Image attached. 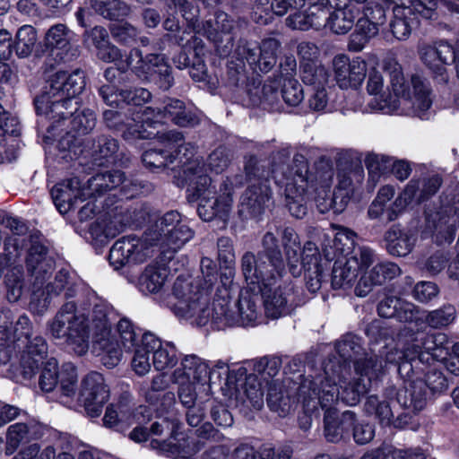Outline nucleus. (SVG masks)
I'll return each mask as SVG.
<instances>
[{
  "label": "nucleus",
  "mask_w": 459,
  "mask_h": 459,
  "mask_svg": "<svg viewBox=\"0 0 459 459\" xmlns=\"http://www.w3.org/2000/svg\"><path fill=\"white\" fill-rule=\"evenodd\" d=\"M286 178L284 196L286 207L291 216L304 218L308 211L309 196L319 184L327 187L331 184L333 172L332 169L312 170L307 158L301 153L293 156L292 163L283 173Z\"/></svg>",
  "instance_id": "nucleus-7"
},
{
  "label": "nucleus",
  "mask_w": 459,
  "mask_h": 459,
  "mask_svg": "<svg viewBox=\"0 0 459 459\" xmlns=\"http://www.w3.org/2000/svg\"><path fill=\"white\" fill-rule=\"evenodd\" d=\"M317 382L300 383L298 387L299 400L306 411H324V434L328 442L337 443L348 437L351 426L356 421V414L351 411H344L341 417L335 408L339 401L338 388L333 385H323L320 389Z\"/></svg>",
  "instance_id": "nucleus-6"
},
{
  "label": "nucleus",
  "mask_w": 459,
  "mask_h": 459,
  "mask_svg": "<svg viewBox=\"0 0 459 459\" xmlns=\"http://www.w3.org/2000/svg\"><path fill=\"white\" fill-rule=\"evenodd\" d=\"M241 271L247 287L242 290L238 299L230 305V298L226 289L224 294L216 295L210 307V321L218 328L237 324L253 325L261 316L260 292L272 282V280L285 270V261L277 239L272 232L261 238V249L257 254L247 251L241 257Z\"/></svg>",
  "instance_id": "nucleus-1"
},
{
  "label": "nucleus",
  "mask_w": 459,
  "mask_h": 459,
  "mask_svg": "<svg viewBox=\"0 0 459 459\" xmlns=\"http://www.w3.org/2000/svg\"><path fill=\"white\" fill-rule=\"evenodd\" d=\"M119 97L124 102L132 106H142L152 100V93L145 88L121 89Z\"/></svg>",
  "instance_id": "nucleus-64"
},
{
  "label": "nucleus",
  "mask_w": 459,
  "mask_h": 459,
  "mask_svg": "<svg viewBox=\"0 0 459 459\" xmlns=\"http://www.w3.org/2000/svg\"><path fill=\"white\" fill-rule=\"evenodd\" d=\"M212 374V371L203 359L195 354L186 355L181 359L180 366L173 371L171 381L173 383H204L210 379Z\"/></svg>",
  "instance_id": "nucleus-27"
},
{
  "label": "nucleus",
  "mask_w": 459,
  "mask_h": 459,
  "mask_svg": "<svg viewBox=\"0 0 459 459\" xmlns=\"http://www.w3.org/2000/svg\"><path fill=\"white\" fill-rule=\"evenodd\" d=\"M83 152L91 159L92 165L98 167L126 166L130 161V158L120 151L118 141L108 134L87 139Z\"/></svg>",
  "instance_id": "nucleus-15"
},
{
  "label": "nucleus",
  "mask_w": 459,
  "mask_h": 459,
  "mask_svg": "<svg viewBox=\"0 0 459 459\" xmlns=\"http://www.w3.org/2000/svg\"><path fill=\"white\" fill-rule=\"evenodd\" d=\"M300 260L305 272L314 271V273H316L318 270L323 269L320 264L321 255L319 250L316 245L311 242H307L304 246Z\"/></svg>",
  "instance_id": "nucleus-60"
},
{
  "label": "nucleus",
  "mask_w": 459,
  "mask_h": 459,
  "mask_svg": "<svg viewBox=\"0 0 459 459\" xmlns=\"http://www.w3.org/2000/svg\"><path fill=\"white\" fill-rule=\"evenodd\" d=\"M181 222V215L177 211H169L155 221L154 224L147 230L145 239L150 246L164 245V238Z\"/></svg>",
  "instance_id": "nucleus-37"
},
{
  "label": "nucleus",
  "mask_w": 459,
  "mask_h": 459,
  "mask_svg": "<svg viewBox=\"0 0 459 459\" xmlns=\"http://www.w3.org/2000/svg\"><path fill=\"white\" fill-rule=\"evenodd\" d=\"M420 58L422 62L439 77L441 82H447L446 65L453 63L455 52L451 45L446 42H439L435 46L421 48Z\"/></svg>",
  "instance_id": "nucleus-26"
},
{
  "label": "nucleus",
  "mask_w": 459,
  "mask_h": 459,
  "mask_svg": "<svg viewBox=\"0 0 459 459\" xmlns=\"http://www.w3.org/2000/svg\"><path fill=\"white\" fill-rule=\"evenodd\" d=\"M446 225V231L444 238L446 242L451 243L455 236L457 228L459 227V195L455 196L452 207L446 208L440 215L437 229Z\"/></svg>",
  "instance_id": "nucleus-47"
},
{
  "label": "nucleus",
  "mask_w": 459,
  "mask_h": 459,
  "mask_svg": "<svg viewBox=\"0 0 459 459\" xmlns=\"http://www.w3.org/2000/svg\"><path fill=\"white\" fill-rule=\"evenodd\" d=\"M152 247L143 238L136 236H126L117 239L109 250V263L118 270L130 264L143 263L152 255Z\"/></svg>",
  "instance_id": "nucleus-16"
},
{
  "label": "nucleus",
  "mask_w": 459,
  "mask_h": 459,
  "mask_svg": "<svg viewBox=\"0 0 459 459\" xmlns=\"http://www.w3.org/2000/svg\"><path fill=\"white\" fill-rule=\"evenodd\" d=\"M231 161L230 152L225 147L215 149L207 158V166L215 173L223 172Z\"/></svg>",
  "instance_id": "nucleus-61"
},
{
  "label": "nucleus",
  "mask_w": 459,
  "mask_h": 459,
  "mask_svg": "<svg viewBox=\"0 0 459 459\" xmlns=\"http://www.w3.org/2000/svg\"><path fill=\"white\" fill-rule=\"evenodd\" d=\"M124 182V172L110 170L96 174L88 180L87 195L89 196H100L107 191L112 190Z\"/></svg>",
  "instance_id": "nucleus-41"
},
{
  "label": "nucleus",
  "mask_w": 459,
  "mask_h": 459,
  "mask_svg": "<svg viewBox=\"0 0 459 459\" xmlns=\"http://www.w3.org/2000/svg\"><path fill=\"white\" fill-rule=\"evenodd\" d=\"M247 94L252 106H262L264 109L272 112H281L283 110L281 91L278 90V87L273 82L264 83L263 86H248Z\"/></svg>",
  "instance_id": "nucleus-29"
},
{
  "label": "nucleus",
  "mask_w": 459,
  "mask_h": 459,
  "mask_svg": "<svg viewBox=\"0 0 459 459\" xmlns=\"http://www.w3.org/2000/svg\"><path fill=\"white\" fill-rule=\"evenodd\" d=\"M323 373L315 377H304L300 383L317 382L321 389L323 385H333L338 388L339 400L349 406L356 405L360 398L368 392V382H363L356 375L351 377V367L342 365L335 355L325 359L322 364Z\"/></svg>",
  "instance_id": "nucleus-9"
},
{
  "label": "nucleus",
  "mask_w": 459,
  "mask_h": 459,
  "mask_svg": "<svg viewBox=\"0 0 459 459\" xmlns=\"http://www.w3.org/2000/svg\"><path fill=\"white\" fill-rule=\"evenodd\" d=\"M142 116L150 124L163 123L169 120L180 127H192L199 124L196 113L179 99L164 97L152 106L146 107Z\"/></svg>",
  "instance_id": "nucleus-12"
},
{
  "label": "nucleus",
  "mask_w": 459,
  "mask_h": 459,
  "mask_svg": "<svg viewBox=\"0 0 459 459\" xmlns=\"http://www.w3.org/2000/svg\"><path fill=\"white\" fill-rule=\"evenodd\" d=\"M107 339V343L105 344H95L99 346V348L104 352L101 357L102 364L108 368H112L119 363L122 356V351L118 345L116 335Z\"/></svg>",
  "instance_id": "nucleus-57"
},
{
  "label": "nucleus",
  "mask_w": 459,
  "mask_h": 459,
  "mask_svg": "<svg viewBox=\"0 0 459 459\" xmlns=\"http://www.w3.org/2000/svg\"><path fill=\"white\" fill-rule=\"evenodd\" d=\"M28 241L30 246L25 258V265L32 286L30 307L44 311L48 307V299L53 296L64 293L66 299L74 298L76 293L75 284L65 269L59 270L54 281L48 282L42 290V287L55 270V261L48 255V247L39 235L30 234Z\"/></svg>",
  "instance_id": "nucleus-4"
},
{
  "label": "nucleus",
  "mask_w": 459,
  "mask_h": 459,
  "mask_svg": "<svg viewBox=\"0 0 459 459\" xmlns=\"http://www.w3.org/2000/svg\"><path fill=\"white\" fill-rule=\"evenodd\" d=\"M181 425L177 419L159 418L148 428L151 435L160 436L167 433L170 437H175L181 429Z\"/></svg>",
  "instance_id": "nucleus-63"
},
{
  "label": "nucleus",
  "mask_w": 459,
  "mask_h": 459,
  "mask_svg": "<svg viewBox=\"0 0 459 459\" xmlns=\"http://www.w3.org/2000/svg\"><path fill=\"white\" fill-rule=\"evenodd\" d=\"M328 77L326 68L320 64L307 63L301 67L302 82L312 86L313 89L325 87L328 82Z\"/></svg>",
  "instance_id": "nucleus-49"
},
{
  "label": "nucleus",
  "mask_w": 459,
  "mask_h": 459,
  "mask_svg": "<svg viewBox=\"0 0 459 459\" xmlns=\"http://www.w3.org/2000/svg\"><path fill=\"white\" fill-rule=\"evenodd\" d=\"M284 272L285 270L282 271L280 275L275 276L272 280V282L260 292L265 315L273 319L287 315L289 312L287 307L288 300L285 293L281 288L273 290V286L276 283L278 279L282 277Z\"/></svg>",
  "instance_id": "nucleus-34"
},
{
  "label": "nucleus",
  "mask_w": 459,
  "mask_h": 459,
  "mask_svg": "<svg viewBox=\"0 0 459 459\" xmlns=\"http://www.w3.org/2000/svg\"><path fill=\"white\" fill-rule=\"evenodd\" d=\"M165 149H149L143 153L142 160L143 164L151 169H164L176 160L174 152L169 149L168 143H164Z\"/></svg>",
  "instance_id": "nucleus-48"
},
{
  "label": "nucleus",
  "mask_w": 459,
  "mask_h": 459,
  "mask_svg": "<svg viewBox=\"0 0 459 459\" xmlns=\"http://www.w3.org/2000/svg\"><path fill=\"white\" fill-rule=\"evenodd\" d=\"M13 351L21 353L20 366L24 378H30L46 359L48 346L44 337L35 334L14 348Z\"/></svg>",
  "instance_id": "nucleus-21"
},
{
  "label": "nucleus",
  "mask_w": 459,
  "mask_h": 459,
  "mask_svg": "<svg viewBox=\"0 0 459 459\" xmlns=\"http://www.w3.org/2000/svg\"><path fill=\"white\" fill-rule=\"evenodd\" d=\"M267 405L271 411L277 412L279 416L285 417L292 410L294 401L283 389V385L279 380H272L267 388Z\"/></svg>",
  "instance_id": "nucleus-40"
},
{
  "label": "nucleus",
  "mask_w": 459,
  "mask_h": 459,
  "mask_svg": "<svg viewBox=\"0 0 459 459\" xmlns=\"http://www.w3.org/2000/svg\"><path fill=\"white\" fill-rule=\"evenodd\" d=\"M418 239L416 231L401 229L398 226L391 227L385 234L386 250L393 256L403 257L413 250Z\"/></svg>",
  "instance_id": "nucleus-30"
},
{
  "label": "nucleus",
  "mask_w": 459,
  "mask_h": 459,
  "mask_svg": "<svg viewBox=\"0 0 459 459\" xmlns=\"http://www.w3.org/2000/svg\"><path fill=\"white\" fill-rule=\"evenodd\" d=\"M159 140L162 143H168V146L174 152L176 159H179L184 163L182 170V180L184 181V170L186 167L192 161L199 160L206 170L205 164L199 158H195V146L191 143H186L181 132L170 130L158 135Z\"/></svg>",
  "instance_id": "nucleus-33"
},
{
  "label": "nucleus",
  "mask_w": 459,
  "mask_h": 459,
  "mask_svg": "<svg viewBox=\"0 0 459 459\" xmlns=\"http://www.w3.org/2000/svg\"><path fill=\"white\" fill-rule=\"evenodd\" d=\"M178 362L177 350L174 344L167 342L162 344L152 353V363L157 370H164L175 366Z\"/></svg>",
  "instance_id": "nucleus-53"
},
{
  "label": "nucleus",
  "mask_w": 459,
  "mask_h": 459,
  "mask_svg": "<svg viewBox=\"0 0 459 459\" xmlns=\"http://www.w3.org/2000/svg\"><path fill=\"white\" fill-rule=\"evenodd\" d=\"M169 385V380L166 374H158L152 377L151 385L145 391V400L150 404H157L161 393L164 392Z\"/></svg>",
  "instance_id": "nucleus-62"
},
{
  "label": "nucleus",
  "mask_w": 459,
  "mask_h": 459,
  "mask_svg": "<svg viewBox=\"0 0 459 459\" xmlns=\"http://www.w3.org/2000/svg\"><path fill=\"white\" fill-rule=\"evenodd\" d=\"M236 459H298L293 456V449L290 446L273 447L264 445L257 451L247 445H241L235 450Z\"/></svg>",
  "instance_id": "nucleus-36"
},
{
  "label": "nucleus",
  "mask_w": 459,
  "mask_h": 459,
  "mask_svg": "<svg viewBox=\"0 0 459 459\" xmlns=\"http://www.w3.org/2000/svg\"><path fill=\"white\" fill-rule=\"evenodd\" d=\"M374 262V252L367 247H359L351 256L337 259L332 269L331 285L333 289H351L359 273L368 269Z\"/></svg>",
  "instance_id": "nucleus-13"
},
{
  "label": "nucleus",
  "mask_w": 459,
  "mask_h": 459,
  "mask_svg": "<svg viewBox=\"0 0 459 459\" xmlns=\"http://www.w3.org/2000/svg\"><path fill=\"white\" fill-rule=\"evenodd\" d=\"M248 186L240 197L239 215L245 219H257L269 208L272 191L266 178L265 169L254 157L245 165Z\"/></svg>",
  "instance_id": "nucleus-10"
},
{
  "label": "nucleus",
  "mask_w": 459,
  "mask_h": 459,
  "mask_svg": "<svg viewBox=\"0 0 459 459\" xmlns=\"http://www.w3.org/2000/svg\"><path fill=\"white\" fill-rule=\"evenodd\" d=\"M72 31L63 23L51 26L44 38L45 47L49 50L56 63L70 62L74 56L72 52Z\"/></svg>",
  "instance_id": "nucleus-25"
},
{
  "label": "nucleus",
  "mask_w": 459,
  "mask_h": 459,
  "mask_svg": "<svg viewBox=\"0 0 459 459\" xmlns=\"http://www.w3.org/2000/svg\"><path fill=\"white\" fill-rule=\"evenodd\" d=\"M203 280L178 276L173 284L176 314L186 318H194L199 326L210 321V295L217 283V265L209 257H203L200 263Z\"/></svg>",
  "instance_id": "nucleus-5"
},
{
  "label": "nucleus",
  "mask_w": 459,
  "mask_h": 459,
  "mask_svg": "<svg viewBox=\"0 0 459 459\" xmlns=\"http://www.w3.org/2000/svg\"><path fill=\"white\" fill-rule=\"evenodd\" d=\"M85 74L75 69L69 74L57 71L49 75L41 92L34 99L37 114L55 123L70 119L71 131L86 134L96 126V115L90 108L79 109L76 96L85 88Z\"/></svg>",
  "instance_id": "nucleus-2"
},
{
  "label": "nucleus",
  "mask_w": 459,
  "mask_h": 459,
  "mask_svg": "<svg viewBox=\"0 0 459 459\" xmlns=\"http://www.w3.org/2000/svg\"><path fill=\"white\" fill-rule=\"evenodd\" d=\"M167 277L168 273L164 267L149 264L139 277V290L144 293H156L162 288Z\"/></svg>",
  "instance_id": "nucleus-44"
},
{
  "label": "nucleus",
  "mask_w": 459,
  "mask_h": 459,
  "mask_svg": "<svg viewBox=\"0 0 459 459\" xmlns=\"http://www.w3.org/2000/svg\"><path fill=\"white\" fill-rule=\"evenodd\" d=\"M427 402L428 393L421 379H416V381L404 385L403 388L397 393V403L404 409L411 410L414 412L423 410Z\"/></svg>",
  "instance_id": "nucleus-35"
},
{
  "label": "nucleus",
  "mask_w": 459,
  "mask_h": 459,
  "mask_svg": "<svg viewBox=\"0 0 459 459\" xmlns=\"http://www.w3.org/2000/svg\"><path fill=\"white\" fill-rule=\"evenodd\" d=\"M103 120L107 127L110 130L121 132L122 137L126 141L134 139L151 138L152 133L148 132L143 126V119L139 120L135 117H127L126 113L117 110H105L103 112Z\"/></svg>",
  "instance_id": "nucleus-22"
},
{
  "label": "nucleus",
  "mask_w": 459,
  "mask_h": 459,
  "mask_svg": "<svg viewBox=\"0 0 459 459\" xmlns=\"http://www.w3.org/2000/svg\"><path fill=\"white\" fill-rule=\"evenodd\" d=\"M85 315L76 313L74 301L65 303L49 325L54 338L65 339L67 347L76 355H84L89 350V325Z\"/></svg>",
  "instance_id": "nucleus-11"
},
{
  "label": "nucleus",
  "mask_w": 459,
  "mask_h": 459,
  "mask_svg": "<svg viewBox=\"0 0 459 459\" xmlns=\"http://www.w3.org/2000/svg\"><path fill=\"white\" fill-rule=\"evenodd\" d=\"M35 335L30 320L26 315L20 316L13 332L0 326V363H6L13 349L21 346L24 341Z\"/></svg>",
  "instance_id": "nucleus-24"
},
{
  "label": "nucleus",
  "mask_w": 459,
  "mask_h": 459,
  "mask_svg": "<svg viewBox=\"0 0 459 459\" xmlns=\"http://www.w3.org/2000/svg\"><path fill=\"white\" fill-rule=\"evenodd\" d=\"M281 368V360L276 357H263L254 363V371L261 376L267 386L272 380H275Z\"/></svg>",
  "instance_id": "nucleus-54"
},
{
  "label": "nucleus",
  "mask_w": 459,
  "mask_h": 459,
  "mask_svg": "<svg viewBox=\"0 0 459 459\" xmlns=\"http://www.w3.org/2000/svg\"><path fill=\"white\" fill-rule=\"evenodd\" d=\"M94 13L109 21H119L131 13L130 5L123 0H87Z\"/></svg>",
  "instance_id": "nucleus-39"
},
{
  "label": "nucleus",
  "mask_w": 459,
  "mask_h": 459,
  "mask_svg": "<svg viewBox=\"0 0 459 459\" xmlns=\"http://www.w3.org/2000/svg\"><path fill=\"white\" fill-rule=\"evenodd\" d=\"M377 285H382L387 280H393L401 274V268L393 262L377 264L369 270Z\"/></svg>",
  "instance_id": "nucleus-59"
},
{
  "label": "nucleus",
  "mask_w": 459,
  "mask_h": 459,
  "mask_svg": "<svg viewBox=\"0 0 459 459\" xmlns=\"http://www.w3.org/2000/svg\"><path fill=\"white\" fill-rule=\"evenodd\" d=\"M30 440V429L27 424L19 422L11 425L6 433L5 454L13 455L16 449Z\"/></svg>",
  "instance_id": "nucleus-51"
},
{
  "label": "nucleus",
  "mask_w": 459,
  "mask_h": 459,
  "mask_svg": "<svg viewBox=\"0 0 459 459\" xmlns=\"http://www.w3.org/2000/svg\"><path fill=\"white\" fill-rule=\"evenodd\" d=\"M195 235L194 230L186 223L180 222L168 236L164 238V245L160 247H168L172 250H177L182 247L186 242L193 238Z\"/></svg>",
  "instance_id": "nucleus-52"
},
{
  "label": "nucleus",
  "mask_w": 459,
  "mask_h": 459,
  "mask_svg": "<svg viewBox=\"0 0 459 459\" xmlns=\"http://www.w3.org/2000/svg\"><path fill=\"white\" fill-rule=\"evenodd\" d=\"M86 189L82 190L77 178L65 180L56 184L51 189L53 202L60 213H66L75 207L76 203L82 199Z\"/></svg>",
  "instance_id": "nucleus-28"
},
{
  "label": "nucleus",
  "mask_w": 459,
  "mask_h": 459,
  "mask_svg": "<svg viewBox=\"0 0 459 459\" xmlns=\"http://www.w3.org/2000/svg\"><path fill=\"white\" fill-rule=\"evenodd\" d=\"M333 65L341 88H356L366 77L367 64L359 57L350 60L347 56L339 55L333 58Z\"/></svg>",
  "instance_id": "nucleus-23"
},
{
  "label": "nucleus",
  "mask_w": 459,
  "mask_h": 459,
  "mask_svg": "<svg viewBox=\"0 0 459 459\" xmlns=\"http://www.w3.org/2000/svg\"><path fill=\"white\" fill-rule=\"evenodd\" d=\"M117 314L113 307L104 300L97 301L91 312L86 316L85 324L89 331L92 332L94 343H107V338L116 334L112 333V325L117 320Z\"/></svg>",
  "instance_id": "nucleus-20"
},
{
  "label": "nucleus",
  "mask_w": 459,
  "mask_h": 459,
  "mask_svg": "<svg viewBox=\"0 0 459 459\" xmlns=\"http://www.w3.org/2000/svg\"><path fill=\"white\" fill-rule=\"evenodd\" d=\"M362 350L361 338L353 333H346L336 342L335 353L329 354L326 359L335 355L342 365L350 367V361L357 359Z\"/></svg>",
  "instance_id": "nucleus-43"
},
{
  "label": "nucleus",
  "mask_w": 459,
  "mask_h": 459,
  "mask_svg": "<svg viewBox=\"0 0 459 459\" xmlns=\"http://www.w3.org/2000/svg\"><path fill=\"white\" fill-rule=\"evenodd\" d=\"M109 398V388L103 376L92 371L82 380L80 399L87 414L95 418L100 415L103 405Z\"/></svg>",
  "instance_id": "nucleus-17"
},
{
  "label": "nucleus",
  "mask_w": 459,
  "mask_h": 459,
  "mask_svg": "<svg viewBox=\"0 0 459 459\" xmlns=\"http://www.w3.org/2000/svg\"><path fill=\"white\" fill-rule=\"evenodd\" d=\"M134 57L138 58L137 65L134 69L143 74H153L156 76L155 81L159 87L164 91H168L173 84L174 78L171 74V67L164 62L162 56L158 54H148L144 57L142 52L134 48L130 52L128 65H131Z\"/></svg>",
  "instance_id": "nucleus-18"
},
{
  "label": "nucleus",
  "mask_w": 459,
  "mask_h": 459,
  "mask_svg": "<svg viewBox=\"0 0 459 459\" xmlns=\"http://www.w3.org/2000/svg\"><path fill=\"white\" fill-rule=\"evenodd\" d=\"M377 25L365 19L363 16L358 18L355 24V30L351 34L348 48L351 51L359 52L369 42L371 39L378 34Z\"/></svg>",
  "instance_id": "nucleus-42"
},
{
  "label": "nucleus",
  "mask_w": 459,
  "mask_h": 459,
  "mask_svg": "<svg viewBox=\"0 0 459 459\" xmlns=\"http://www.w3.org/2000/svg\"><path fill=\"white\" fill-rule=\"evenodd\" d=\"M455 317V308L452 305H446L441 308L425 313V324L432 328H441L451 324Z\"/></svg>",
  "instance_id": "nucleus-56"
},
{
  "label": "nucleus",
  "mask_w": 459,
  "mask_h": 459,
  "mask_svg": "<svg viewBox=\"0 0 459 459\" xmlns=\"http://www.w3.org/2000/svg\"><path fill=\"white\" fill-rule=\"evenodd\" d=\"M38 41L37 30L30 25L21 27L15 38L14 49L20 58H26L31 55Z\"/></svg>",
  "instance_id": "nucleus-46"
},
{
  "label": "nucleus",
  "mask_w": 459,
  "mask_h": 459,
  "mask_svg": "<svg viewBox=\"0 0 459 459\" xmlns=\"http://www.w3.org/2000/svg\"><path fill=\"white\" fill-rule=\"evenodd\" d=\"M390 362L386 361V355L382 357L377 354H366L365 357L355 359L354 375L363 382H368L371 387L373 382L380 380L386 373Z\"/></svg>",
  "instance_id": "nucleus-31"
},
{
  "label": "nucleus",
  "mask_w": 459,
  "mask_h": 459,
  "mask_svg": "<svg viewBox=\"0 0 459 459\" xmlns=\"http://www.w3.org/2000/svg\"><path fill=\"white\" fill-rule=\"evenodd\" d=\"M393 13L394 18L390 22L391 32L398 40H406L411 33L412 26L416 23L413 9L402 3L394 7Z\"/></svg>",
  "instance_id": "nucleus-38"
},
{
  "label": "nucleus",
  "mask_w": 459,
  "mask_h": 459,
  "mask_svg": "<svg viewBox=\"0 0 459 459\" xmlns=\"http://www.w3.org/2000/svg\"><path fill=\"white\" fill-rule=\"evenodd\" d=\"M280 48L281 42L275 38L264 39L259 47L240 39L236 54L242 60H246L254 72L266 74L276 65Z\"/></svg>",
  "instance_id": "nucleus-14"
},
{
  "label": "nucleus",
  "mask_w": 459,
  "mask_h": 459,
  "mask_svg": "<svg viewBox=\"0 0 459 459\" xmlns=\"http://www.w3.org/2000/svg\"><path fill=\"white\" fill-rule=\"evenodd\" d=\"M383 68L389 74L387 92L375 98L370 102L371 108L385 114L400 110L422 117L432 105L429 82L418 74L406 80L401 64L393 54L384 58Z\"/></svg>",
  "instance_id": "nucleus-3"
},
{
  "label": "nucleus",
  "mask_w": 459,
  "mask_h": 459,
  "mask_svg": "<svg viewBox=\"0 0 459 459\" xmlns=\"http://www.w3.org/2000/svg\"><path fill=\"white\" fill-rule=\"evenodd\" d=\"M447 338L444 333L426 334L420 341V350L425 354V362L429 363V359L439 360L442 355L447 354V348L444 347V343L446 342Z\"/></svg>",
  "instance_id": "nucleus-45"
},
{
  "label": "nucleus",
  "mask_w": 459,
  "mask_h": 459,
  "mask_svg": "<svg viewBox=\"0 0 459 459\" xmlns=\"http://www.w3.org/2000/svg\"><path fill=\"white\" fill-rule=\"evenodd\" d=\"M334 8L333 12L329 11L326 28L334 34H346L354 26L355 19L360 13V8L353 3L343 5L335 3Z\"/></svg>",
  "instance_id": "nucleus-32"
},
{
  "label": "nucleus",
  "mask_w": 459,
  "mask_h": 459,
  "mask_svg": "<svg viewBox=\"0 0 459 459\" xmlns=\"http://www.w3.org/2000/svg\"><path fill=\"white\" fill-rule=\"evenodd\" d=\"M386 361L398 366V374L406 385L420 379L418 364L425 362V354L420 345L411 344L404 351L391 350L386 352Z\"/></svg>",
  "instance_id": "nucleus-19"
},
{
  "label": "nucleus",
  "mask_w": 459,
  "mask_h": 459,
  "mask_svg": "<svg viewBox=\"0 0 459 459\" xmlns=\"http://www.w3.org/2000/svg\"><path fill=\"white\" fill-rule=\"evenodd\" d=\"M399 322L412 324L420 330L425 325V312L413 303L402 299L395 317Z\"/></svg>",
  "instance_id": "nucleus-50"
},
{
  "label": "nucleus",
  "mask_w": 459,
  "mask_h": 459,
  "mask_svg": "<svg viewBox=\"0 0 459 459\" xmlns=\"http://www.w3.org/2000/svg\"><path fill=\"white\" fill-rule=\"evenodd\" d=\"M184 182L187 186V199L190 202L200 199L197 212L203 221H210L218 217L225 221L231 209V200L227 196L217 198L212 194V178L207 175L199 160L190 162L184 170Z\"/></svg>",
  "instance_id": "nucleus-8"
},
{
  "label": "nucleus",
  "mask_w": 459,
  "mask_h": 459,
  "mask_svg": "<svg viewBox=\"0 0 459 459\" xmlns=\"http://www.w3.org/2000/svg\"><path fill=\"white\" fill-rule=\"evenodd\" d=\"M282 102L290 107L298 106L304 99L302 85L293 78L284 80L281 89Z\"/></svg>",
  "instance_id": "nucleus-55"
},
{
  "label": "nucleus",
  "mask_w": 459,
  "mask_h": 459,
  "mask_svg": "<svg viewBox=\"0 0 459 459\" xmlns=\"http://www.w3.org/2000/svg\"><path fill=\"white\" fill-rule=\"evenodd\" d=\"M58 368L56 359H48L41 371L39 385L42 391L51 392L57 384Z\"/></svg>",
  "instance_id": "nucleus-58"
}]
</instances>
